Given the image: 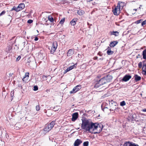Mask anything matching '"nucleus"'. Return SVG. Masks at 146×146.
I'll list each match as a JSON object with an SVG mask.
<instances>
[{
    "label": "nucleus",
    "instance_id": "f257e3e1",
    "mask_svg": "<svg viewBox=\"0 0 146 146\" xmlns=\"http://www.w3.org/2000/svg\"><path fill=\"white\" fill-rule=\"evenodd\" d=\"M82 123L81 127L82 129L89 131L92 130L94 124V123L90 122L88 120L85 119H82Z\"/></svg>",
    "mask_w": 146,
    "mask_h": 146
},
{
    "label": "nucleus",
    "instance_id": "f03ea898",
    "mask_svg": "<svg viewBox=\"0 0 146 146\" xmlns=\"http://www.w3.org/2000/svg\"><path fill=\"white\" fill-rule=\"evenodd\" d=\"M93 129H92V131H94L96 129L97 131H95L94 133V134L96 133H99L102 131L103 125L101 123H94Z\"/></svg>",
    "mask_w": 146,
    "mask_h": 146
},
{
    "label": "nucleus",
    "instance_id": "7ed1b4c3",
    "mask_svg": "<svg viewBox=\"0 0 146 146\" xmlns=\"http://www.w3.org/2000/svg\"><path fill=\"white\" fill-rule=\"evenodd\" d=\"M123 3L122 2L119 1L114 9L113 10L112 12L114 15H118L120 13L121 9H122L123 6L122 5H121V4Z\"/></svg>",
    "mask_w": 146,
    "mask_h": 146
},
{
    "label": "nucleus",
    "instance_id": "20e7f679",
    "mask_svg": "<svg viewBox=\"0 0 146 146\" xmlns=\"http://www.w3.org/2000/svg\"><path fill=\"white\" fill-rule=\"evenodd\" d=\"M55 123V121H52L50 123L46 125L44 129V131L48 132L54 126Z\"/></svg>",
    "mask_w": 146,
    "mask_h": 146
},
{
    "label": "nucleus",
    "instance_id": "39448f33",
    "mask_svg": "<svg viewBox=\"0 0 146 146\" xmlns=\"http://www.w3.org/2000/svg\"><path fill=\"white\" fill-rule=\"evenodd\" d=\"M109 104L111 108L110 109L111 111L115 110L117 108V103L116 102L111 100L110 101H109Z\"/></svg>",
    "mask_w": 146,
    "mask_h": 146
},
{
    "label": "nucleus",
    "instance_id": "423d86ee",
    "mask_svg": "<svg viewBox=\"0 0 146 146\" xmlns=\"http://www.w3.org/2000/svg\"><path fill=\"white\" fill-rule=\"evenodd\" d=\"M58 46V44L56 41L52 43L50 50V53L53 54L55 52Z\"/></svg>",
    "mask_w": 146,
    "mask_h": 146
},
{
    "label": "nucleus",
    "instance_id": "0eeeda50",
    "mask_svg": "<svg viewBox=\"0 0 146 146\" xmlns=\"http://www.w3.org/2000/svg\"><path fill=\"white\" fill-rule=\"evenodd\" d=\"M81 88V86L79 85L75 87L70 92V94L74 93L79 90Z\"/></svg>",
    "mask_w": 146,
    "mask_h": 146
},
{
    "label": "nucleus",
    "instance_id": "6e6552de",
    "mask_svg": "<svg viewBox=\"0 0 146 146\" xmlns=\"http://www.w3.org/2000/svg\"><path fill=\"white\" fill-rule=\"evenodd\" d=\"M131 75H126L122 79V81L124 82H127L131 78Z\"/></svg>",
    "mask_w": 146,
    "mask_h": 146
},
{
    "label": "nucleus",
    "instance_id": "1a4fd4ad",
    "mask_svg": "<svg viewBox=\"0 0 146 146\" xmlns=\"http://www.w3.org/2000/svg\"><path fill=\"white\" fill-rule=\"evenodd\" d=\"M78 114L77 112H76L74 113L72 115V121H75L78 118Z\"/></svg>",
    "mask_w": 146,
    "mask_h": 146
},
{
    "label": "nucleus",
    "instance_id": "9d476101",
    "mask_svg": "<svg viewBox=\"0 0 146 146\" xmlns=\"http://www.w3.org/2000/svg\"><path fill=\"white\" fill-rule=\"evenodd\" d=\"M98 82L101 86L107 83L106 80H105V78L104 77L101 78L99 80Z\"/></svg>",
    "mask_w": 146,
    "mask_h": 146
},
{
    "label": "nucleus",
    "instance_id": "9b49d317",
    "mask_svg": "<svg viewBox=\"0 0 146 146\" xmlns=\"http://www.w3.org/2000/svg\"><path fill=\"white\" fill-rule=\"evenodd\" d=\"M29 72H27L25 73V75L23 76V78L22 79L23 80V82H27V80L29 78Z\"/></svg>",
    "mask_w": 146,
    "mask_h": 146
},
{
    "label": "nucleus",
    "instance_id": "f8f14e48",
    "mask_svg": "<svg viewBox=\"0 0 146 146\" xmlns=\"http://www.w3.org/2000/svg\"><path fill=\"white\" fill-rule=\"evenodd\" d=\"M105 78L106 80L107 83L110 82L112 79V76L111 75H108L107 76L104 77Z\"/></svg>",
    "mask_w": 146,
    "mask_h": 146
},
{
    "label": "nucleus",
    "instance_id": "ddd939ff",
    "mask_svg": "<svg viewBox=\"0 0 146 146\" xmlns=\"http://www.w3.org/2000/svg\"><path fill=\"white\" fill-rule=\"evenodd\" d=\"M74 52V49H70L68 50L67 53V56H70L73 55Z\"/></svg>",
    "mask_w": 146,
    "mask_h": 146
},
{
    "label": "nucleus",
    "instance_id": "4468645a",
    "mask_svg": "<svg viewBox=\"0 0 146 146\" xmlns=\"http://www.w3.org/2000/svg\"><path fill=\"white\" fill-rule=\"evenodd\" d=\"M82 141L80 139H77L75 141L74 143V146H79L82 143Z\"/></svg>",
    "mask_w": 146,
    "mask_h": 146
},
{
    "label": "nucleus",
    "instance_id": "2eb2a0df",
    "mask_svg": "<svg viewBox=\"0 0 146 146\" xmlns=\"http://www.w3.org/2000/svg\"><path fill=\"white\" fill-rule=\"evenodd\" d=\"M118 43V42L117 40L111 41L109 45L110 47H113L116 45Z\"/></svg>",
    "mask_w": 146,
    "mask_h": 146
},
{
    "label": "nucleus",
    "instance_id": "dca6fc26",
    "mask_svg": "<svg viewBox=\"0 0 146 146\" xmlns=\"http://www.w3.org/2000/svg\"><path fill=\"white\" fill-rule=\"evenodd\" d=\"M106 50H107V53L108 55H112L113 54V51L111 50V48L110 47L108 46V48L106 49Z\"/></svg>",
    "mask_w": 146,
    "mask_h": 146
},
{
    "label": "nucleus",
    "instance_id": "f3484780",
    "mask_svg": "<svg viewBox=\"0 0 146 146\" xmlns=\"http://www.w3.org/2000/svg\"><path fill=\"white\" fill-rule=\"evenodd\" d=\"M25 7V4L24 3H21L17 7V8H18V10H19V11H20L24 9Z\"/></svg>",
    "mask_w": 146,
    "mask_h": 146
},
{
    "label": "nucleus",
    "instance_id": "a211bd4d",
    "mask_svg": "<svg viewBox=\"0 0 146 146\" xmlns=\"http://www.w3.org/2000/svg\"><path fill=\"white\" fill-rule=\"evenodd\" d=\"M143 74L146 76V64H143L142 68Z\"/></svg>",
    "mask_w": 146,
    "mask_h": 146
},
{
    "label": "nucleus",
    "instance_id": "6ab92c4d",
    "mask_svg": "<svg viewBox=\"0 0 146 146\" xmlns=\"http://www.w3.org/2000/svg\"><path fill=\"white\" fill-rule=\"evenodd\" d=\"M76 18L73 19L70 22V24L74 26L76 24V22L77 21Z\"/></svg>",
    "mask_w": 146,
    "mask_h": 146
},
{
    "label": "nucleus",
    "instance_id": "aec40b11",
    "mask_svg": "<svg viewBox=\"0 0 146 146\" xmlns=\"http://www.w3.org/2000/svg\"><path fill=\"white\" fill-rule=\"evenodd\" d=\"M84 13V11L81 10H78L77 11V13L78 14L80 15H83Z\"/></svg>",
    "mask_w": 146,
    "mask_h": 146
},
{
    "label": "nucleus",
    "instance_id": "412c9836",
    "mask_svg": "<svg viewBox=\"0 0 146 146\" xmlns=\"http://www.w3.org/2000/svg\"><path fill=\"white\" fill-rule=\"evenodd\" d=\"M48 20L50 21V22L53 23L54 21L53 18L52 17L51 15H49L48 17Z\"/></svg>",
    "mask_w": 146,
    "mask_h": 146
},
{
    "label": "nucleus",
    "instance_id": "4be33fe9",
    "mask_svg": "<svg viewBox=\"0 0 146 146\" xmlns=\"http://www.w3.org/2000/svg\"><path fill=\"white\" fill-rule=\"evenodd\" d=\"M60 108V106H56L53 108V110L54 111H58Z\"/></svg>",
    "mask_w": 146,
    "mask_h": 146
},
{
    "label": "nucleus",
    "instance_id": "5701e85b",
    "mask_svg": "<svg viewBox=\"0 0 146 146\" xmlns=\"http://www.w3.org/2000/svg\"><path fill=\"white\" fill-rule=\"evenodd\" d=\"M143 58L145 59H146V49L144 50L143 52Z\"/></svg>",
    "mask_w": 146,
    "mask_h": 146
},
{
    "label": "nucleus",
    "instance_id": "b1692460",
    "mask_svg": "<svg viewBox=\"0 0 146 146\" xmlns=\"http://www.w3.org/2000/svg\"><path fill=\"white\" fill-rule=\"evenodd\" d=\"M6 48L7 49V52H10L12 48V46L9 44L7 46Z\"/></svg>",
    "mask_w": 146,
    "mask_h": 146
},
{
    "label": "nucleus",
    "instance_id": "393cba45",
    "mask_svg": "<svg viewBox=\"0 0 146 146\" xmlns=\"http://www.w3.org/2000/svg\"><path fill=\"white\" fill-rule=\"evenodd\" d=\"M101 86L100 84H99V82H98L94 85V87L95 88H97Z\"/></svg>",
    "mask_w": 146,
    "mask_h": 146
},
{
    "label": "nucleus",
    "instance_id": "a878e982",
    "mask_svg": "<svg viewBox=\"0 0 146 146\" xmlns=\"http://www.w3.org/2000/svg\"><path fill=\"white\" fill-rule=\"evenodd\" d=\"M15 10L16 12H18L19 11V10H18V8L15 6H14L11 9V11Z\"/></svg>",
    "mask_w": 146,
    "mask_h": 146
},
{
    "label": "nucleus",
    "instance_id": "bb28decb",
    "mask_svg": "<svg viewBox=\"0 0 146 146\" xmlns=\"http://www.w3.org/2000/svg\"><path fill=\"white\" fill-rule=\"evenodd\" d=\"M21 127V126L19 125V124H16L15 125V129L16 130L19 129Z\"/></svg>",
    "mask_w": 146,
    "mask_h": 146
},
{
    "label": "nucleus",
    "instance_id": "cd10ccee",
    "mask_svg": "<svg viewBox=\"0 0 146 146\" xmlns=\"http://www.w3.org/2000/svg\"><path fill=\"white\" fill-rule=\"evenodd\" d=\"M112 35H114L116 36H118L119 35V32L117 31H113V32L111 33Z\"/></svg>",
    "mask_w": 146,
    "mask_h": 146
},
{
    "label": "nucleus",
    "instance_id": "c85d7f7f",
    "mask_svg": "<svg viewBox=\"0 0 146 146\" xmlns=\"http://www.w3.org/2000/svg\"><path fill=\"white\" fill-rule=\"evenodd\" d=\"M123 146H130V142H126L124 143Z\"/></svg>",
    "mask_w": 146,
    "mask_h": 146
},
{
    "label": "nucleus",
    "instance_id": "c756f323",
    "mask_svg": "<svg viewBox=\"0 0 146 146\" xmlns=\"http://www.w3.org/2000/svg\"><path fill=\"white\" fill-rule=\"evenodd\" d=\"M126 104L125 102L124 101H123L120 103V105L121 106H123Z\"/></svg>",
    "mask_w": 146,
    "mask_h": 146
},
{
    "label": "nucleus",
    "instance_id": "7c9ffc66",
    "mask_svg": "<svg viewBox=\"0 0 146 146\" xmlns=\"http://www.w3.org/2000/svg\"><path fill=\"white\" fill-rule=\"evenodd\" d=\"M89 145V142L88 141H85L84 142L83 146H88Z\"/></svg>",
    "mask_w": 146,
    "mask_h": 146
},
{
    "label": "nucleus",
    "instance_id": "2f4dec72",
    "mask_svg": "<svg viewBox=\"0 0 146 146\" xmlns=\"http://www.w3.org/2000/svg\"><path fill=\"white\" fill-rule=\"evenodd\" d=\"M61 3L63 4H64L65 3H70L67 1L64 0L61 1Z\"/></svg>",
    "mask_w": 146,
    "mask_h": 146
},
{
    "label": "nucleus",
    "instance_id": "473e14b6",
    "mask_svg": "<svg viewBox=\"0 0 146 146\" xmlns=\"http://www.w3.org/2000/svg\"><path fill=\"white\" fill-rule=\"evenodd\" d=\"M33 88V90L35 91H36L38 89V87L37 86H34Z\"/></svg>",
    "mask_w": 146,
    "mask_h": 146
},
{
    "label": "nucleus",
    "instance_id": "72a5a7b5",
    "mask_svg": "<svg viewBox=\"0 0 146 146\" xmlns=\"http://www.w3.org/2000/svg\"><path fill=\"white\" fill-rule=\"evenodd\" d=\"M5 144V142L4 141H3L2 140L0 141V146H4Z\"/></svg>",
    "mask_w": 146,
    "mask_h": 146
},
{
    "label": "nucleus",
    "instance_id": "f704fd0d",
    "mask_svg": "<svg viewBox=\"0 0 146 146\" xmlns=\"http://www.w3.org/2000/svg\"><path fill=\"white\" fill-rule=\"evenodd\" d=\"M70 70H71L70 68H69V67H68L67 68V69L66 70H65L64 71V74H66V73H67L68 71H70Z\"/></svg>",
    "mask_w": 146,
    "mask_h": 146
},
{
    "label": "nucleus",
    "instance_id": "c9c22d12",
    "mask_svg": "<svg viewBox=\"0 0 146 146\" xmlns=\"http://www.w3.org/2000/svg\"><path fill=\"white\" fill-rule=\"evenodd\" d=\"M65 21V18H63L61 19L60 22V24H63Z\"/></svg>",
    "mask_w": 146,
    "mask_h": 146
},
{
    "label": "nucleus",
    "instance_id": "e433bc0d",
    "mask_svg": "<svg viewBox=\"0 0 146 146\" xmlns=\"http://www.w3.org/2000/svg\"><path fill=\"white\" fill-rule=\"evenodd\" d=\"M77 64H75L72 66H70L69 67V68H70V70H71L72 69H73L74 68V67H76V66Z\"/></svg>",
    "mask_w": 146,
    "mask_h": 146
},
{
    "label": "nucleus",
    "instance_id": "4c0bfd02",
    "mask_svg": "<svg viewBox=\"0 0 146 146\" xmlns=\"http://www.w3.org/2000/svg\"><path fill=\"white\" fill-rule=\"evenodd\" d=\"M36 110L37 111H39L40 110V108L39 105L36 106Z\"/></svg>",
    "mask_w": 146,
    "mask_h": 146
},
{
    "label": "nucleus",
    "instance_id": "58836bf2",
    "mask_svg": "<svg viewBox=\"0 0 146 146\" xmlns=\"http://www.w3.org/2000/svg\"><path fill=\"white\" fill-rule=\"evenodd\" d=\"M142 63L141 62H140L138 64V66L139 68H141L142 67Z\"/></svg>",
    "mask_w": 146,
    "mask_h": 146
},
{
    "label": "nucleus",
    "instance_id": "ea45409f",
    "mask_svg": "<svg viewBox=\"0 0 146 146\" xmlns=\"http://www.w3.org/2000/svg\"><path fill=\"white\" fill-rule=\"evenodd\" d=\"M33 22V20L31 19H29V20L27 21V23H28L29 24H31Z\"/></svg>",
    "mask_w": 146,
    "mask_h": 146
},
{
    "label": "nucleus",
    "instance_id": "a19ab883",
    "mask_svg": "<svg viewBox=\"0 0 146 146\" xmlns=\"http://www.w3.org/2000/svg\"><path fill=\"white\" fill-rule=\"evenodd\" d=\"M146 24V20H145L144 21H143V22H142L141 23V25L142 26H143L144 25H145Z\"/></svg>",
    "mask_w": 146,
    "mask_h": 146
},
{
    "label": "nucleus",
    "instance_id": "79ce46f5",
    "mask_svg": "<svg viewBox=\"0 0 146 146\" xmlns=\"http://www.w3.org/2000/svg\"><path fill=\"white\" fill-rule=\"evenodd\" d=\"M6 13V12L5 11H3L0 14V16H1L4 14Z\"/></svg>",
    "mask_w": 146,
    "mask_h": 146
},
{
    "label": "nucleus",
    "instance_id": "37998d69",
    "mask_svg": "<svg viewBox=\"0 0 146 146\" xmlns=\"http://www.w3.org/2000/svg\"><path fill=\"white\" fill-rule=\"evenodd\" d=\"M46 77L44 75H43L42 76V79L43 80H46Z\"/></svg>",
    "mask_w": 146,
    "mask_h": 146
},
{
    "label": "nucleus",
    "instance_id": "c03bdc74",
    "mask_svg": "<svg viewBox=\"0 0 146 146\" xmlns=\"http://www.w3.org/2000/svg\"><path fill=\"white\" fill-rule=\"evenodd\" d=\"M133 117V118L131 119H129L128 118V120L129 121H134V120H136V119H134V117H133V116L132 117Z\"/></svg>",
    "mask_w": 146,
    "mask_h": 146
},
{
    "label": "nucleus",
    "instance_id": "a18cd8bd",
    "mask_svg": "<svg viewBox=\"0 0 146 146\" xmlns=\"http://www.w3.org/2000/svg\"><path fill=\"white\" fill-rule=\"evenodd\" d=\"M130 146H137V145L135 143H130Z\"/></svg>",
    "mask_w": 146,
    "mask_h": 146
},
{
    "label": "nucleus",
    "instance_id": "49530a36",
    "mask_svg": "<svg viewBox=\"0 0 146 146\" xmlns=\"http://www.w3.org/2000/svg\"><path fill=\"white\" fill-rule=\"evenodd\" d=\"M21 58V56H19L17 58L16 60L17 61H19V60H20V58Z\"/></svg>",
    "mask_w": 146,
    "mask_h": 146
},
{
    "label": "nucleus",
    "instance_id": "de8ad7c7",
    "mask_svg": "<svg viewBox=\"0 0 146 146\" xmlns=\"http://www.w3.org/2000/svg\"><path fill=\"white\" fill-rule=\"evenodd\" d=\"M135 80L136 82H137V74L135 75Z\"/></svg>",
    "mask_w": 146,
    "mask_h": 146
},
{
    "label": "nucleus",
    "instance_id": "09e8293b",
    "mask_svg": "<svg viewBox=\"0 0 146 146\" xmlns=\"http://www.w3.org/2000/svg\"><path fill=\"white\" fill-rule=\"evenodd\" d=\"M142 21L143 20L142 19H140L139 20H137V24L141 23Z\"/></svg>",
    "mask_w": 146,
    "mask_h": 146
},
{
    "label": "nucleus",
    "instance_id": "8fccbe9b",
    "mask_svg": "<svg viewBox=\"0 0 146 146\" xmlns=\"http://www.w3.org/2000/svg\"><path fill=\"white\" fill-rule=\"evenodd\" d=\"M141 79V77L137 76V81L140 80Z\"/></svg>",
    "mask_w": 146,
    "mask_h": 146
},
{
    "label": "nucleus",
    "instance_id": "3c124183",
    "mask_svg": "<svg viewBox=\"0 0 146 146\" xmlns=\"http://www.w3.org/2000/svg\"><path fill=\"white\" fill-rule=\"evenodd\" d=\"M38 37H36L34 39V40L35 41H37L38 40Z\"/></svg>",
    "mask_w": 146,
    "mask_h": 146
},
{
    "label": "nucleus",
    "instance_id": "603ef678",
    "mask_svg": "<svg viewBox=\"0 0 146 146\" xmlns=\"http://www.w3.org/2000/svg\"><path fill=\"white\" fill-rule=\"evenodd\" d=\"M31 62V61L30 60H29L28 61H27V63H28V65H29V64Z\"/></svg>",
    "mask_w": 146,
    "mask_h": 146
},
{
    "label": "nucleus",
    "instance_id": "864d4df0",
    "mask_svg": "<svg viewBox=\"0 0 146 146\" xmlns=\"http://www.w3.org/2000/svg\"><path fill=\"white\" fill-rule=\"evenodd\" d=\"M98 58V57L97 56H95L94 57V58L93 59L94 60H97Z\"/></svg>",
    "mask_w": 146,
    "mask_h": 146
},
{
    "label": "nucleus",
    "instance_id": "5fc2aeb1",
    "mask_svg": "<svg viewBox=\"0 0 146 146\" xmlns=\"http://www.w3.org/2000/svg\"><path fill=\"white\" fill-rule=\"evenodd\" d=\"M142 5H140V7H139V8L138 9H139L141 11V7H142Z\"/></svg>",
    "mask_w": 146,
    "mask_h": 146
},
{
    "label": "nucleus",
    "instance_id": "6e6d98bb",
    "mask_svg": "<svg viewBox=\"0 0 146 146\" xmlns=\"http://www.w3.org/2000/svg\"><path fill=\"white\" fill-rule=\"evenodd\" d=\"M142 111L143 112H146V109H143Z\"/></svg>",
    "mask_w": 146,
    "mask_h": 146
},
{
    "label": "nucleus",
    "instance_id": "4d7b16f0",
    "mask_svg": "<svg viewBox=\"0 0 146 146\" xmlns=\"http://www.w3.org/2000/svg\"><path fill=\"white\" fill-rule=\"evenodd\" d=\"M93 0H87V2H90L91 1H92Z\"/></svg>",
    "mask_w": 146,
    "mask_h": 146
},
{
    "label": "nucleus",
    "instance_id": "13d9d810",
    "mask_svg": "<svg viewBox=\"0 0 146 146\" xmlns=\"http://www.w3.org/2000/svg\"><path fill=\"white\" fill-rule=\"evenodd\" d=\"M5 136H6V138H7V137H9V136H8V135H7V134H6L5 135Z\"/></svg>",
    "mask_w": 146,
    "mask_h": 146
},
{
    "label": "nucleus",
    "instance_id": "bf43d9fd",
    "mask_svg": "<svg viewBox=\"0 0 146 146\" xmlns=\"http://www.w3.org/2000/svg\"><path fill=\"white\" fill-rule=\"evenodd\" d=\"M25 42H23V44L24 45H25Z\"/></svg>",
    "mask_w": 146,
    "mask_h": 146
},
{
    "label": "nucleus",
    "instance_id": "052dcab7",
    "mask_svg": "<svg viewBox=\"0 0 146 146\" xmlns=\"http://www.w3.org/2000/svg\"><path fill=\"white\" fill-rule=\"evenodd\" d=\"M137 9H134L133 10H135V11H137Z\"/></svg>",
    "mask_w": 146,
    "mask_h": 146
},
{
    "label": "nucleus",
    "instance_id": "680f3d73",
    "mask_svg": "<svg viewBox=\"0 0 146 146\" xmlns=\"http://www.w3.org/2000/svg\"><path fill=\"white\" fill-rule=\"evenodd\" d=\"M98 55H100V56H101V55H100V54H99V52L98 53Z\"/></svg>",
    "mask_w": 146,
    "mask_h": 146
},
{
    "label": "nucleus",
    "instance_id": "e2e57ef3",
    "mask_svg": "<svg viewBox=\"0 0 146 146\" xmlns=\"http://www.w3.org/2000/svg\"><path fill=\"white\" fill-rule=\"evenodd\" d=\"M135 23H137V21H136L135 22Z\"/></svg>",
    "mask_w": 146,
    "mask_h": 146
},
{
    "label": "nucleus",
    "instance_id": "0e129e2a",
    "mask_svg": "<svg viewBox=\"0 0 146 146\" xmlns=\"http://www.w3.org/2000/svg\"><path fill=\"white\" fill-rule=\"evenodd\" d=\"M13 44H14V43H12L11 45H12Z\"/></svg>",
    "mask_w": 146,
    "mask_h": 146
},
{
    "label": "nucleus",
    "instance_id": "69168bd1",
    "mask_svg": "<svg viewBox=\"0 0 146 146\" xmlns=\"http://www.w3.org/2000/svg\"><path fill=\"white\" fill-rule=\"evenodd\" d=\"M100 60H102V59L101 58H100Z\"/></svg>",
    "mask_w": 146,
    "mask_h": 146
},
{
    "label": "nucleus",
    "instance_id": "338daca9",
    "mask_svg": "<svg viewBox=\"0 0 146 146\" xmlns=\"http://www.w3.org/2000/svg\"><path fill=\"white\" fill-rule=\"evenodd\" d=\"M80 30L81 31H82V30H81V29H80Z\"/></svg>",
    "mask_w": 146,
    "mask_h": 146
},
{
    "label": "nucleus",
    "instance_id": "774afa93",
    "mask_svg": "<svg viewBox=\"0 0 146 146\" xmlns=\"http://www.w3.org/2000/svg\"><path fill=\"white\" fill-rule=\"evenodd\" d=\"M14 38V37H13V38Z\"/></svg>",
    "mask_w": 146,
    "mask_h": 146
}]
</instances>
